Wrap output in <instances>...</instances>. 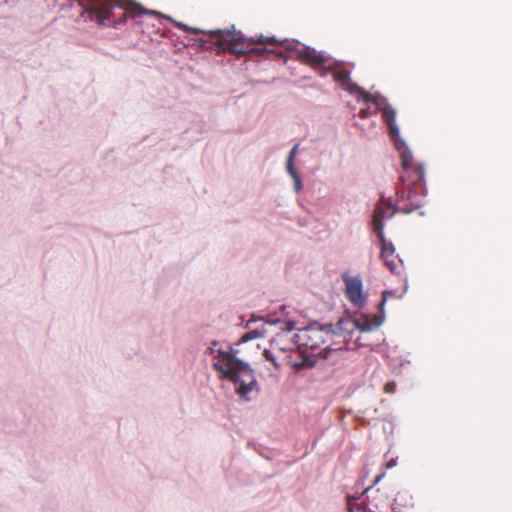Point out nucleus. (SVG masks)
Listing matches in <instances>:
<instances>
[{"instance_id":"nucleus-1","label":"nucleus","mask_w":512,"mask_h":512,"mask_svg":"<svg viewBox=\"0 0 512 512\" xmlns=\"http://www.w3.org/2000/svg\"><path fill=\"white\" fill-rule=\"evenodd\" d=\"M218 51H228L237 56L256 54L267 58H296L324 76L327 58L315 49L298 46L288 41H280L275 37H244L235 27L225 30H214L208 33Z\"/></svg>"},{"instance_id":"nucleus-2","label":"nucleus","mask_w":512,"mask_h":512,"mask_svg":"<svg viewBox=\"0 0 512 512\" xmlns=\"http://www.w3.org/2000/svg\"><path fill=\"white\" fill-rule=\"evenodd\" d=\"M83 8L84 21H94L99 25L113 26L124 24L128 17L143 25V18L158 21L163 17L159 12L146 9L132 0H78Z\"/></svg>"},{"instance_id":"nucleus-3","label":"nucleus","mask_w":512,"mask_h":512,"mask_svg":"<svg viewBox=\"0 0 512 512\" xmlns=\"http://www.w3.org/2000/svg\"><path fill=\"white\" fill-rule=\"evenodd\" d=\"M219 361L213 367L220 373V377L234 382L236 392L244 397L251 392L256 384L253 371L250 367L236 358V351L230 349L229 353H218Z\"/></svg>"},{"instance_id":"nucleus-4","label":"nucleus","mask_w":512,"mask_h":512,"mask_svg":"<svg viewBox=\"0 0 512 512\" xmlns=\"http://www.w3.org/2000/svg\"><path fill=\"white\" fill-rule=\"evenodd\" d=\"M328 337H331V333L328 329L317 323H313L299 329L296 334V343L299 348L316 351L321 349V346L326 342Z\"/></svg>"},{"instance_id":"nucleus-5","label":"nucleus","mask_w":512,"mask_h":512,"mask_svg":"<svg viewBox=\"0 0 512 512\" xmlns=\"http://www.w3.org/2000/svg\"><path fill=\"white\" fill-rule=\"evenodd\" d=\"M384 474V472L378 474L373 481V485L364 490V495L367 501L366 503L361 501L360 498H349L348 500H357L358 503L361 504V507L363 508L362 511L364 512H383V510L390 504L389 497L379 488L374 489L373 486L384 477Z\"/></svg>"},{"instance_id":"nucleus-6","label":"nucleus","mask_w":512,"mask_h":512,"mask_svg":"<svg viewBox=\"0 0 512 512\" xmlns=\"http://www.w3.org/2000/svg\"><path fill=\"white\" fill-rule=\"evenodd\" d=\"M402 168L404 174H402L400 178L403 185L423 191L425 177L424 167L421 164L414 163L412 153L408 150L402 153Z\"/></svg>"},{"instance_id":"nucleus-7","label":"nucleus","mask_w":512,"mask_h":512,"mask_svg":"<svg viewBox=\"0 0 512 512\" xmlns=\"http://www.w3.org/2000/svg\"><path fill=\"white\" fill-rule=\"evenodd\" d=\"M423 191L417 188L404 186L401 190L396 191L395 204L398 211L409 214L422 206L421 195Z\"/></svg>"},{"instance_id":"nucleus-8","label":"nucleus","mask_w":512,"mask_h":512,"mask_svg":"<svg viewBox=\"0 0 512 512\" xmlns=\"http://www.w3.org/2000/svg\"><path fill=\"white\" fill-rule=\"evenodd\" d=\"M397 211L398 208H396L395 202L393 203L391 200H384L383 198L375 206L372 224L373 229L377 233L378 237L384 236L383 221L392 218Z\"/></svg>"},{"instance_id":"nucleus-9","label":"nucleus","mask_w":512,"mask_h":512,"mask_svg":"<svg viewBox=\"0 0 512 512\" xmlns=\"http://www.w3.org/2000/svg\"><path fill=\"white\" fill-rule=\"evenodd\" d=\"M345 283V294L347 299L357 308H362L366 304V296L363 293L362 280L359 276L349 277L343 275Z\"/></svg>"},{"instance_id":"nucleus-10","label":"nucleus","mask_w":512,"mask_h":512,"mask_svg":"<svg viewBox=\"0 0 512 512\" xmlns=\"http://www.w3.org/2000/svg\"><path fill=\"white\" fill-rule=\"evenodd\" d=\"M381 241V258L391 272H396L400 266V259L394 253L391 243H388L384 236L379 237Z\"/></svg>"},{"instance_id":"nucleus-11","label":"nucleus","mask_w":512,"mask_h":512,"mask_svg":"<svg viewBox=\"0 0 512 512\" xmlns=\"http://www.w3.org/2000/svg\"><path fill=\"white\" fill-rule=\"evenodd\" d=\"M384 321V317L382 315H361L357 320V326L364 331H371L375 328H378Z\"/></svg>"},{"instance_id":"nucleus-12","label":"nucleus","mask_w":512,"mask_h":512,"mask_svg":"<svg viewBox=\"0 0 512 512\" xmlns=\"http://www.w3.org/2000/svg\"><path fill=\"white\" fill-rule=\"evenodd\" d=\"M356 92L361 96L362 100L366 103H372L375 105V108L379 109L381 105V100L378 96L372 95L369 92L365 91L361 87H356Z\"/></svg>"},{"instance_id":"nucleus-13","label":"nucleus","mask_w":512,"mask_h":512,"mask_svg":"<svg viewBox=\"0 0 512 512\" xmlns=\"http://www.w3.org/2000/svg\"><path fill=\"white\" fill-rule=\"evenodd\" d=\"M332 76L336 82L341 84L342 86H346L350 84V72L345 69H336L333 70Z\"/></svg>"},{"instance_id":"nucleus-14","label":"nucleus","mask_w":512,"mask_h":512,"mask_svg":"<svg viewBox=\"0 0 512 512\" xmlns=\"http://www.w3.org/2000/svg\"><path fill=\"white\" fill-rule=\"evenodd\" d=\"M262 337H264V331H262L260 329H255V330H252V331H249V332L243 334L241 337V341L248 342L250 340L262 338Z\"/></svg>"},{"instance_id":"nucleus-15","label":"nucleus","mask_w":512,"mask_h":512,"mask_svg":"<svg viewBox=\"0 0 512 512\" xmlns=\"http://www.w3.org/2000/svg\"><path fill=\"white\" fill-rule=\"evenodd\" d=\"M174 25L181 29L182 31L184 32H189V33H192L194 35H198V34H201V33H204L203 30L199 29V28H193V27H189L188 25L182 23V22H177V21H173Z\"/></svg>"},{"instance_id":"nucleus-16","label":"nucleus","mask_w":512,"mask_h":512,"mask_svg":"<svg viewBox=\"0 0 512 512\" xmlns=\"http://www.w3.org/2000/svg\"><path fill=\"white\" fill-rule=\"evenodd\" d=\"M174 25L181 29L182 31L184 32H189V33H192L194 35H198V34H201V33H204L203 30L199 29V28H193V27H189L188 25L182 23V22H177V21H173Z\"/></svg>"},{"instance_id":"nucleus-17","label":"nucleus","mask_w":512,"mask_h":512,"mask_svg":"<svg viewBox=\"0 0 512 512\" xmlns=\"http://www.w3.org/2000/svg\"><path fill=\"white\" fill-rule=\"evenodd\" d=\"M288 174L293 178L294 180V188L297 192H299L302 189V181L298 173L296 172L295 168H288L287 169Z\"/></svg>"},{"instance_id":"nucleus-18","label":"nucleus","mask_w":512,"mask_h":512,"mask_svg":"<svg viewBox=\"0 0 512 512\" xmlns=\"http://www.w3.org/2000/svg\"><path fill=\"white\" fill-rule=\"evenodd\" d=\"M218 345H219V342L213 341L209 348L210 353L214 356L216 361H219V354H218L219 352L220 353H229L230 349H232L231 347H229V349L227 351H223V350L217 348Z\"/></svg>"},{"instance_id":"nucleus-19","label":"nucleus","mask_w":512,"mask_h":512,"mask_svg":"<svg viewBox=\"0 0 512 512\" xmlns=\"http://www.w3.org/2000/svg\"><path fill=\"white\" fill-rule=\"evenodd\" d=\"M298 148H299V144H296L289 152L288 159H287V169L294 168V160H295L296 154L298 152Z\"/></svg>"},{"instance_id":"nucleus-20","label":"nucleus","mask_w":512,"mask_h":512,"mask_svg":"<svg viewBox=\"0 0 512 512\" xmlns=\"http://www.w3.org/2000/svg\"><path fill=\"white\" fill-rule=\"evenodd\" d=\"M349 512H364L362 511L361 504L357 500H348L347 502Z\"/></svg>"},{"instance_id":"nucleus-21","label":"nucleus","mask_w":512,"mask_h":512,"mask_svg":"<svg viewBox=\"0 0 512 512\" xmlns=\"http://www.w3.org/2000/svg\"><path fill=\"white\" fill-rule=\"evenodd\" d=\"M263 356L265 357V359L267 361H270L276 368L278 367V364L276 362V358H275V356L273 355V353L270 350L265 349L263 351Z\"/></svg>"},{"instance_id":"nucleus-22","label":"nucleus","mask_w":512,"mask_h":512,"mask_svg":"<svg viewBox=\"0 0 512 512\" xmlns=\"http://www.w3.org/2000/svg\"><path fill=\"white\" fill-rule=\"evenodd\" d=\"M385 393L392 394L396 391V383L395 381H389L384 385L383 388Z\"/></svg>"},{"instance_id":"nucleus-23","label":"nucleus","mask_w":512,"mask_h":512,"mask_svg":"<svg viewBox=\"0 0 512 512\" xmlns=\"http://www.w3.org/2000/svg\"><path fill=\"white\" fill-rule=\"evenodd\" d=\"M377 108H375L373 111H370L369 108H363V109H360L359 111V117L365 119V118H368L370 115L372 114H376L377 113Z\"/></svg>"},{"instance_id":"nucleus-24","label":"nucleus","mask_w":512,"mask_h":512,"mask_svg":"<svg viewBox=\"0 0 512 512\" xmlns=\"http://www.w3.org/2000/svg\"><path fill=\"white\" fill-rule=\"evenodd\" d=\"M384 116L387 117L388 119V124H389V127H390V130H391V133H395V128L392 126V124L390 123L391 120L394 119L395 117V113L393 111H387V110H384L383 112Z\"/></svg>"},{"instance_id":"nucleus-25","label":"nucleus","mask_w":512,"mask_h":512,"mask_svg":"<svg viewBox=\"0 0 512 512\" xmlns=\"http://www.w3.org/2000/svg\"><path fill=\"white\" fill-rule=\"evenodd\" d=\"M286 325V330L287 331H291L293 329V323L292 322H287L285 323Z\"/></svg>"},{"instance_id":"nucleus-26","label":"nucleus","mask_w":512,"mask_h":512,"mask_svg":"<svg viewBox=\"0 0 512 512\" xmlns=\"http://www.w3.org/2000/svg\"><path fill=\"white\" fill-rule=\"evenodd\" d=\"M387 294H388V292H387V291H385V292L383 293V299H382V301H381V303H380V306H381V307L384 305V303H385V301H386V295H387Z\"/></svg>"},{"instance_id":"nucleus-27","label":"nucleus","mask_w":512,"mask_h":512,"mask_svg":"<svg viewBox=\"0 0 512 512\" xmlns=\"http://www.w3.org/2000/svg\"><path fill=\"white\" fill-rule=\"evenodd\" d=\"M200 45H201L202 47L206 48V49H212V46H211V45H206V42H205V41L201 42V43H200Z\"/></svg>"}]
</instances>
